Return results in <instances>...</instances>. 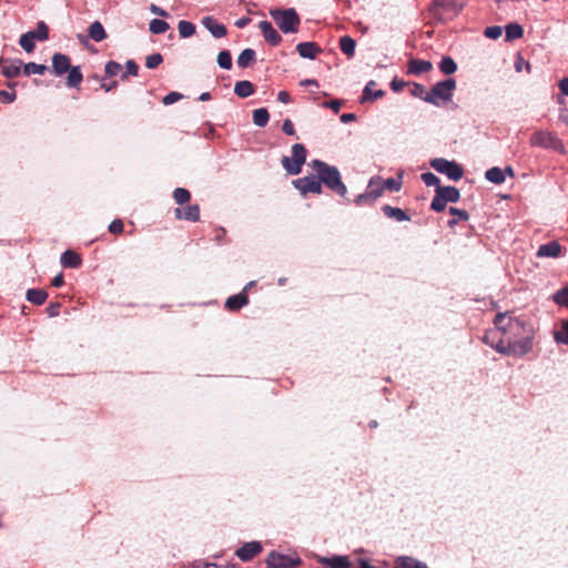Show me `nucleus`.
<instances>
[{
  "label": "nucleus",
  "instance_id": "nucleus-1",
  "mask_svg": "<svg viewBox=\"0 0 568 568\" xmlns=\"http://www.w3.org/2000/svg\"><path fill=\"white\" fill-rule=\"evenodd\" d=\"M494 324L504 336H507V339L511 341L524 336L527 332H535L532 324L528 321L511 316L509 313H498L495 316Z\"/></svg>",
  "mask_w": 568,
  "mask_h": 568
},
{
  "label": "nucleus",
  "instance_id": "nucleus-2",
  "mask_svg": "<svg viewBox=\"0 0 568 568\" xmlns=\"http://www.w3.org/2000/svg\"><path fill=\"white\" fill-rule=\"evenodd\" d=\"M51 70L55 77H62L68 73L65 84L69 88H79L83 80L81 68L79 65L72 67L70 58L60 52L52 55Z\"/></svg>",
  "mask_w": 568,
  "mask_h": 568
},
{
  "label": "nucleus",
  "instance_id": "nucleus-3",
  "mask_svg": "<svg viewBox=\"0 0 568 568\" xmlns=\"http://www.w3.org/2000/svg\"><path fill=\"white\" fill-rule=\"evenodd\" d=\"M312 168L321 181V184H326L327 187L339 195L346 194V186L342 182L339 172L335 166H331L320 160H314L312 162Z\"/></svg>",
  "mask_w": 568,
  "mask_h": 568
},
{
  "label": "nucleus",
  "instance_id": "nucleus-4",
  "mask_svg": "<svg viewBox=\"0 0 568 568\" xmlns=\"http://www.w3.org/2000/svg\"><path fill=\"white\" fill-rule=\"evenodd\" d=\"M456 89V81L453 78L435 83L430 91L425 94L423 100L427 103L438 106L440 102L452 100L453 92Z\"/></svg>",
  "mask_w": 568,
  "mask_h": 568
},
{
  "label": "nucleus",
  "instance_id": "nucleus-5",
  "mask_svg": "<svg viewBox=\"0 0 568 568\" xmlns=\"http://www.w3.org/2000/svg\"><path fill=\"white\" fill-rule=\"evenodd\" d=\"M271 17L275 21L276 26L284 33H295L298 30L300 17L295 9H274L270 12Z\"/></svg>",
  "mask_w": 568,
  "mask_h": 568
},
{
  "label": "nucleus",
  "instance_id": "nucleus-6",
  "mask_svg": "<svg viewBox=\"0 0 568 568\" xmlns=\"http://www.w3.org/2000/svg\"><path fill=\"white\" fill-rule=\"evenodd\" d=\"M430 166L440 174H445L452 181H458L463 178L464 170L455 161L444 158H435L430 161Z\"/></svg>",
  "mask_w": 568,
  "mask_h": 568
},
{
  "label": "nucleus",
  "instance_id": "nucleus-7",
  "mask_svg": "<svg viewBox=\"0 0 568 568\" xmlns=\"http://www.w3.org/2000/svg\"><path fill=\"white\" fill-rule=\"evenodd\" d=\"M306 160V149L296 143L292 146V158L283 156L282 164L290 174H298Z\"/></svg>",
  "mask_w": 568,
  "mask_h": 568
},
{
  "label": "nucleus",
  "instance_id": "nucleus-8",
  "mask_svg": "<svg viewBox=\"0 0 568 568\" xmlns=\"http://www.w3.org/2000/svg\"><path fill=\"white\" fill-rule=\"evenodd\" d=\"M267 568H296L302 560L296 554L285 555L272 550L265 559Z\"/></svg>",
  "mask_w": 568,
  "mask_h": 568
},
{
  "label": "nucleus",
  "instance_id": "nucleus-9",
  "mask_svg": "<svg viewBox=\"0 0 568 568\" xmlns=\"http://www.w3.org/2000/svg\"><path fill=\"white\" fill-rule=\"evenodd\" d=\"M531 144L546 149H551L559 153H565V146L561 140H559L555 134L550 132H536L531 138Z\"/></svg>",
  "mask_w": 568,
  "mask_h": 568
},
{
  "label": "nucleus",
  "instance_id": "nucleus-10",
  "mask_svg": "<svg viewBox=\"0 0 568 568\" xmlns=\"http://www.w3.org/2000/svg\"><path fill=\"white\" fill-rule=\"evenodd\" d=\"M464 6H465V0H434L429 10H430V13L437 20H443L442 14L439 12L440 9L456 16L462 11Z\"/></svg>",
  "mask_w": 568,
  "mask_h": 568
},
{
  "label": "nucleus",
  "instance_id": "nucleus-11",
  "mask_svg": "<svg viewBox=\"0 0 568 568\" xmlns=\"http://www.w3.org/2000/svg\"><path fill=\"white\" fill-rule=\"evenodd\" d=\"M384 186L381 178H372L363 194L357 195V203L372 202L383 194Z\"/></svg>",
  "mask_w": 568,
  "mask_h": 568
},
{
  "label": "nucleus",
  "instance_id": "nucleus-12",
  "mask_svg": "<svg viewBox=\"0 0 568 568\" xmlns=\"http://www.w3.org/2000/svg\"><path fill=\"white\" fill-rule=\"evenodd\" d=\"M294 186L301 191L302 194L321 193L322 185L317 175L305 176L293 181Z\"/></svg>",
  "mask_w": 568,
  "mask_h": 568
},
{
  "label": "nucleus",
  "instance_id": "nucleus-13",
  "mask_svg": "<svg viewBox=\"0 0 568 568\" xmlns=\"http://www.w3.org/2000/svg\"><path fill=\"white\" fill-rule=\"evenodd\" d=\"M534 333H525L524 336L511 341V349H514V356L521 357L531 352L534 346Z\"/></svg>",
  "mask_w": 568,
  "mask_h": 568
},
{
  "label": "nucleus",
  "instance_id": "nucleus-14",
  "mask_svg": "<svg viewBox=\"0 0 568 568\" xmlns=\"http://www.w3.org/2000/svg\"><path fill=\"white\" fill-rule=\"evenodd\" d=\"M263 550L262 544L260 541H250L244 544L236 550V556L242 561H250L255 558Z\"/></svg>",
  "mask_w": 568,
  "mask_h": 568
},
{
  "label": "nucleus",
  "instance_id": "nucleus-15",
  "mask_svg": "<svg viewBox=\"0 0 568 568\" xmlns=\"http://www.w3.org/2000/svg\"><path fill=\"white\" fill-rule=\"evenodd\" d=\"M200 206L199 204H189L186 207L181 209L176 207L174 210V216L176 220H184L190 222H199L200 221Z\"/></svg>",
  "mask_w": 568,
  "mask_h": 568
},
{
  "label": "nucleus",
  "instance_id": "nucleus-16",
  "mask_svg": "<svg viewBox=\"0 0 568 568\" xmlns=\"http://www.w3.org/2000/svg\"><path fill=\"white\" fill-rule=\"evenodd\" d=\"M258 28L264 37V39L271 44V45H277L282 41V37L280 33L273 28L272 23L270 21H261L258 23Z\"/></svg>",
  "mask_w": 568,
  "mask_h": 568
},
{
  "label": "nucleus",
  "instance_id": "nucleus-17",
  "mask_svg": "<svg viewBox=\"0 0 568 568\" xmlns=\"http://www.w3.org/2000/svg\"><path fill=\"white\" fill-rule=\"evenodd\" d=\"M248 304V294L246 291H242L239 294L227 297L225 302V308L230 312L240 311L242 307Z\"/></svg>",
  "mask_w": 568,
  "mask_h": 568
},
{
  "label": "nucleus",
  "instance_id": "nucleus-18",
  "mask_svg": "<svg viewBox=\"0 0 568 568\" xmlns=\"http://www.w3.org/2000/svg\"><path fill=\"white\" fill-rule=\"evenodd\" d=\"M202 24L211 32V34L215 38L225 37L227 31L224 24L220 23L213 17H204L202 19Z\"/></svg>",
  "mask_w": 568,
  "mask_h": 568
},
{
  "label": "nucleus",
  "instance_id": "nucleus-19",
  "mask_svg": "<svg viewBox=\"0 0 568 568\" xmlns=\"http://www.w3.org/2000/svg\"><path fill=\"white\" fill-rule=\"evenodd\" d=\"M374 87H376V82L374 80H371L364 88L363 90V93H362V97H361V102L362 103H366V102H372V101H375L377 99H381L385 95V91L384 90H375Z\"/></svg>",
  "mask_w": 568,
  "mask_h": 568
},
{
  "label": "nucleus",
  "instance_id": "nucleus-20",
  "mask_svg": "<svg viewBox=\"0 0 568 568\" xmlns=\"http://www.w3.org/2000/svg\"><path fill=\"white\" fill-rule=\"evenodd\" d=\"M561 252V246L558 242L551 241L539 246L537 251L538 257H558Z\"/></svg>",
  "mask_w": 568,
  "mask_h": 568
},
{
  "label": "nucleus",
  "instance_id": "nucleus-21",
  "mask_svg": "<svg viewBox=\"0 0 568 568\" xmlns=\"http://www.w3.org/2000/svg\"><path fill=\"white\" fill-rule=\"evenodd\" d=\"M433 69V64L428 60L410 59L408 62V73L422 74Z\"/></svg>",
  "mask_w": 568,
  "mask_h": 568
},
{
  "label": "nucleus",
  "instance_id": "nucleus-22",
  "mask_svg": "<svg viewBox=\"0 0 568 568\" xmlns=\"http://www.w3.org/2000/svg\"><path fill=\"white\" fill-rule=\"evenodd\" d=\"M318 562L331 568H351V561L346 556L321 557Z\"/></svg>",
  "mask_w": 568,
  "mask_h": 568
},
{
  "label": "nucleus",
  "instance_id": "nucleus-23",
  "mask_svg": "<svg viewBox=\"0 0 568 568\" xmlns=\"http://www.w3.org/2000/svg\"><path fill=\"white\" fill-rule=\"evenodd\" d=\"M436 193L447 203H456L460 199V192L455 186H438V189H436Z\"/></svg>",
  "mask_w": 568,
  "mask_h": 568
},
{
  "label": "nucleus",
  "instance_id": "nucleus-24",
  "mask_svg": "<svg viewBox=\"0 0 568 568\" xmlns=\"http://www.w3.org/2000/svg\"><path fill=\"white\" fill-rule=\"evenodd\" d=\"M298 54L302 58L315 59L321 49L314 42H302L296 47Z\"/></svg>",
  "mask_w": 568,
  "mask_h": 568
},
{
  "label": "nucleus",
  "instance_id": "nucleus-25",
  "mask_svg": "<svg viewBox=\"0 0 568 568\" xmlns=\"http://www.w3.org/2000/svg\"><path fill=\"white\" fill-rule=\"evenodd\" d=\"M63 267L77 268L81 265V256L74 251H65L60 258Z\"/></svg>",
  "mask_w": 568,
  "mask_h": 568
},
{
  "label": "nucleus",
  "instance_id": "nucleus-26",
  "mask_svg": "<svg viewBox=\"0 0 568 568\" xmlns=\"http://www.w3.org/2000/svg\"><path fill=\"white\" fill-rule=\"evenodd\" d=\"M382 211L388 219H393L397 222H405L410 220L406 212L399 207H394L388 204H385L383 205Z\"/></svg>",
  "mask_w": 568,
  "mask_h": 568
},
{
  "label": "nucleus",
  "instance_id": "nucleus-27",
  "mask_svg": "<svg viewBox=\"0 0 568 568\" xmlns=\"http://www.w3.org/2000/svg\"><path fill=\"white\" fill-rule=\"evenodd\" d=\"M255 91L254 84L247 80L237 81L234 85V93L240 98H247Z\"/></svg>",
  "mask_w": 568,
  "mask_h": 568
},
{
  "label": "nucleus",
  "instance_id": "nucleus-28",
  "mask_svg": "<svg viewBox=\"0 0 568 568\" xmlns=\"http://www.w3.org/2000/svg\"><path fill=\"white\" fill-rule=\"evenodd\" d=\"M26 297L34 305H42L48 298V293L44 290L30 288L27 291Z\"/></svg>",
  "mask_w": 568,
  "mask_h": 568
},
{
  "label": "nucleus",
  "instance_id": "nucleus-29",
  "mask_svg": "<svg viewBox=\"0 0 568 568\" xmlns=\"http://www.w3.org/2000/svg\"><path fill=\"white\" fill-rule=\"evenodd\" d=\"M88 31L89 37L95 42H101L108 37L103 26L99 21L91 23Z\"/></svg>",
  "mask_w": 568,
  "mask_h": 568
},
{
  "label": "nucleus",
  "instance_id": "nucleus-30",
  "mask_svg": "<svg viewBox=\"0 0 568 568\" xmlns=\"http://www.w3.org/2000/svg\"><path fill=\"white\" fill-rule=\"evenodd\" d=\"M505 32H506L505 40L509 42V41H514L516 39L521 38L524 34V29L520 24L513 22V23H508L505 27Z\"/></svg>",
  "mask_w": 568,
  "mask_h": 568
},
{
  "label": "nucleus",
  "instance_id": "nucleus-31",
  "mask_svg": "<svg viewBox=\"0 0 568 568\" xmlns=\"http://www.w3.org/2000/svg\"><path fill=\"white\" fill-rule=\"evenodd\" d=\"M396 568H428L424 562L403 556L396 560Z\"/></svg>",
  "mask_w": 568,
  "mask_h": 568
},
{
  "label": "nucleus",
  "instance_id": "nucleus-32",
  "mask_svg": "<svg viewBox=\"0 0 568 568\" xmlns=\"http://www.w3.org/2000/svg\"><path fill=\"white\" fill-rule=\"evenodd\" d=\"M255 60V51L253 49L243 50L237 57V65L242 69L247 68Z\"/></svg>",
  "mask_w": 568,
  "mask_h": 568
},
{
  "label": "nucleus",
  "instance_id": "nucleus-33",
  "mask_svg": "<svg viewBox=\"0 0 568 568\" xmlns=\"http://www.w3.org/2000/svg\"><path fill=\"white\" fill-rule=\"evenodd\" d=\"M485 178L494 184H500L505 181V173L498 166H494L486 171Z\"/></svg>",
  "mask_w": 568,
  "mask_h": 568
},
{
  "label": "nucleus",
  "instance_id": "nucleus-34",
  "mask_svg": "<svg viewBox=\"0 0 568 568\" xmlns=\"http://www.w3.org/2000/svg\"><path fill=\"white\" fill-rule=\"evenodd\" d=\"M439 70L444 74L449 75L457 71V64L453 58L446 55V57H443L439 62Z\"/></svg>",
  "mask_w": 568,
  "mask_h": 568
},
{
  "label": "nucleus",
  "instance_id": "nucleus-35",
  "mask_svg": "<svg viewBox=\"0 0 568 568\" xmlns=\"http://www.w3.org/2000/svg\"><path fill=\"white\" fill-rule=\"evenodd\" d=\"M34 41L36 39L33 38V34L31 32H26L20 37L19 44L26 52L31 53L36 49Z\"/></svg>",
  "mask_w": 568,
  "mask_h": 568
},
{
  "label": "nucleus",
  "instance_id": "nucleus-36",
  "mask_svg": "<svg viewBox=\"0 0 568 568\" xmlns=\"http://www.w3.org/2000/svg\"><path fill=\"white\" fill-rule=\"evenodd\" d=\"M270 120L268 111L264 108L256 109L253 111V122L257 126H265Z\"/></svg>",
  "mask_w": 568,
  "mask_h": 568
},
{
  "label": "nucleus",
  "instance_id": "nucleus-37",
  "mask_svg": "<svg viewBox=\"0 0 568 568\" xmlns=\"http://www.w3.org/2000/svg\"><path fill=\"white\" fill-rule=\"evenodd\" d=\"M554 339L557 344L568 345V320L561 322V328L554 332Z\"/></svg>",
  "mask_w": 568,
  "mask_h": 568
},
{
  "label": "nucleus",
  "instance_id": "nucleus-38",
  "mask_svg": "<svg viewBox=\"0 0 568 568\" xmlns=\"http://www.w3.org/2000/svg\"><path fill=\"white\" fill-rule=\"evenodd\" d=\"M173 199L179 205L187 204L191 201V192L184 187H176L173 191Z\"/></svg>",
  "mask_w": 568,
  "mask_h": 568
},
{
  "label": "nucleus",
  "instance_id": "nucleus-39",
  "mask_svg": "<svg viewBox=\"0 0 568 568\" xmlns=\"http://www.w3.org/2000/svg\"><path fill=\"white\" fill-rule=\"evenodd\" d=\"M45 71H48V67L44 64L28 62L23 65V73L28 77L31 74H44Z\"/></svg>",
  "mask_w": 568,
  "mask_h": 568
},
{
  "label": "nucleus",
  "instance_id": "nucleus-40",
  "mask_svg": "<svg viewBox=\"0 0 568 568\" xmlns=\"http://www.w3.org/2000/svg\"><path fill=\"white\" fill-rule=\"evenodd\" d=\"M491 346L495 348L496 352L503 355L514 356V349H511V343L510 339H507V336H505L497 344Z\"/></svg>",
  "mask_w": 568,
  "mask_h": 568
},
{
  "label": "nucleus",
  "instance_id": "nucleus-41",
  "mask_svg": "<svg viewBox=\"0 0 568 568\" xmlns=\"http://www.w3.org/2000/svg\"><path fill=\"white\" fill-rule=\"evenodd\" d=\"M30 32L33 34V38L38 41H45L49 39V27L44 21H39L37 24V29Z\"/></svg>",
  "mask_w": 568,
  "mask_h": 568
},
{
  "label": "nucleus",
  "instance_id": "nucleus-42",
  "mask_svg": "<svg viewBox=\"0 0 568 568\" xmlns=\"http://www.w3.org/2000/svg\"><path fill=\"white\" fill-rule=\"evenodd\" d=\"M341 50L348 57H352L355 51V41L349 36L342 37L339 40Z\"/></svg>",
  "mask_w": 568,
  "mask_h": 568
},
{
  "label": "nucleus",
  "instance_id": "nucleus-43",
  "mask_svg": "<svg viewBox=\"0 0 568 568\" xmlns=\"http://www.w3.org/2000/svg\"><path fill=\"white\" fill-rule=\"evenodd\" d=\"M170 28L169 23L161 19H153L150 22V31L154 34H162Z\"/></svg>",
  "mask_w": 568,
  "mask_h": 568
},
{
  "label": "nucleus",
  "instance_id": "nucleus-44",
  "mask_svg": "<svg viewBox=\"0 0 568 568\" xmlns=\"http://www.w3.org/2000/svg\"><path fill=\"white\" fill-rule=\"evenodd\" d=\"M179 33L182 38L192 37L195 33V26L192 22L181 20L179 22Z\"/></svg>",
  "mask_w": 568,
  "mask_h": 568
},
{
  "label": "nucleus",
  "instance_id": "nucleus-45",
  "mask_svg": "<svg viewBox=\"0 0 568 568\" xmlns=\"http://www.w3.org/2000/svg\"><path fill=\"white\" fill-rule=\"evenodd\" d=\"M217 63L221 68L230 70L232 68V55L230 51L223 50L217 55Z\"/></svg>",
  "mask_w": 568,
  "mask_h": 568
},
{
  "label": "nucleus",
  "instance_id": "nucleus-46",
  "mask_svg": "<svg viewBox=\"0 0 568 568\" xmlns=\"http://www.w3.org/2000/svg\"><path fill=\"white\" fill-rule=\"evenodd\" d=\"M420 179L427 186H435L436 189H438V186H442L438 176H436L432 172L423 173L420 175Z\"/></svg>",
  "mask_w": 568,
  "mask_h": 568
},
{
  "label": "nucleus",
  "instance_id": "nucleus-47",
  "mask_svg": "<svg viewBox=\"0 0 568 568\" xmlns=\"http://www.w3.org/2000/svg\"><path fill=\"white\" fill-rule=\"evenodd\" d=\"M554 301L558 305H565L568 307V286H565L561 290L557 291L554 295Z\"/></svg>",
  "mask_w": 568,
  "mask_h": 568
},
{
  "label": "nucleus",
  "instance_id": "nucleus-48",
  "mask_svg": "<svg viewBox=\"0 0 568 568\" xmlns=\"http://www.w3.org/2000/svg\"><path fill=\"white\" fill-rule=\"evenodd\" d=\"M121 70H122V65L115 61H109L105 64V69H104L105 75L109 78L118 75Z\"/></svg>",
  "mask_w": 568,
  "mask_h": 568
},
{
  "label": "nucleus",
  "instance_id": "nucleus-49",
  "mask_svg": "<svg viewBox=\"0 0 568 568\" xmlns=\"http://www.w3.org/2000/svg\"><path fill=\"white\" fill-rule=\"evenodd\" d=\"M163 62V57L160 53H153L146 57L145 65L149 69H155Z\"/></svg>",
  "mask_w": 568,
  "mask_h": 568
},
{
  "label": "nucleus",
  "instance_id": "nucleus-50",
  "mask_svg": "<svg viewBox=\"0 0 568 568\" xmlns=\"http://www.w3.org/2000/svg\"><path fill=\"white\" fill-rule=\"evenodd\" d=\"M126 72L122 74L121 79L126 80L128 75L136 77L139 73V65L133 60H128L125 63Z\"/></svg>",
  "mask_w": 568,
  "mask_h": 568
},
{
  "label": "nucleus",
  "instance_id": "nucleus-51",
  "mask_svg": "<svg viewBox=\"0 0 568 568\" xmlns=\"http://www.w3.org/2000/svg\"><path fill=\"white\" fill-rule=\"evenodd\" d=\"M20 72H21V67L16 65V64L7 65L2 70V74L8 79L18 77L20 74Z\"/></svg>",
  "mask_w": 568,
  "mask_h": 568
},
{
  "label": "nucleus",
  "instance_id": "nucleus-52",
  "mask_svg": "<svg viewBox=\"0 0 568 568\" xmlns=\"http://www.w3.org/2000/svg\"><path fill=\"white\" fill-rule=\"evenodd\" d=\"M501 33L503 29L499 26L487 27L484 31V34L493 40L498 39L501 36Z\"/></svg>",
  "mask_w": 568,
  "mask_h": 568
},
{
  "label": "nucleus",
  "instance_id": "nucleus-53",
  "mask_svg": "<svg viewBox=\"0 0 568 568\" xmlns=\"http://www.w3.org/2000/svg\"><path fill=\"white\" fill-rule=\"evenodd\" d=\"M383 186L389 191L398 192L402 187V182L400 180L389 178L383 182Z\"/></svg>",
  "mask_w": 568,
  "mask_h": 568
},
{
  "label": "nucleus",
  "instance_id": "nucleus-54",
  "mask_svg": "<svg viewBox=\"0 0 568 568\" xmlns=\"http://www.w3.org/2000/svg\"><path fill=\"white\" fill-rule=\"evenodd\" d=\"M446 205H447V202L444 201V199L440 197V195H438L436 193V195L434 196V199L432 201L430 209L436 212H442L445 210Z\"/></svg>",
  "mask_w": 568,
  "mask_h": 568
},
{
  "label": "nucleus",
  "instance_id": "nucleus-55",
  "mask_svg": "<svg viewBox=\"0 0 568 568\" xmlns=\"http://www.w3.org/2000/svg\"><path fill=\"white\" fill-rule=\"evenodd\" d=\"M123 229L124 224L120 219L113 220L109 225V232L114 235L121 234L123 232Z\"/></svg>",
  "mask_w": 568,
  "mask_h": 568
},
{
  "label": "nucleus",
  "instance_id": "nucleus-56",
  "mask_svg": "<svg viewBox=\"0 0 568 568\" xmlns=\"http://www.w3.org/2000/svg\"><path fill=\"white\" fill-rule=\"evenodd\" d=\"M17 98V94L14 91H7V90H1L0 91V101L2 103H12Z\"/></svg>",
  "mask_w": 568,
  "mask_h": 568
},
{
  "label": "nucleus",
  "instance_id": "nucleus-57",
  "mask_svg": "<svg viewBox=\"0 0 568 568\" xmlns=\"http://www.w3.org/2000/svg\"><path fill=\"white\" fill-rule=\"evenodd\" d=\"M60 308H61V304L55 302V303H50L47 308H45V312L48 314V316L50 317H55L60 314Z\"/></svg>",
  "mask_w": 568,
  "mask_h": 568
},
{
  "label": "nucleus",
  "instance_id": "nucleus-58",
  "mask_svg": "<svg viewBox=\"0 0 568 568\" xmlns=\"http://www.w3.org/2000/svg\"><path fill=\"white\" fill-rule=\"evenodd\" d=\"M180 99H182V94L181 93H179V92H170L169 94H166L163 98V103L165 105H170V104L179 101Z\"/></svg>",
  "mask_w": 568,
  "mask_h": 568
},
{
  "label": "nucleus",
  "instance_id": "nucleus-59",
  "mask_svg": "<svg viewBox=\"0 0 568 568\" xmlns=\"http://www.w3.org/2000/svg\"><path fill=\"white\" fill-rule=\"evenodd\" d=\"M424 93H425V87L422 84H418V83H414V85L410 90V94L413 97L423 99L425 97Z\"/></svg>",
  "mask_w": 568,
  "mask_h": 568
},
{
  "label": "nucleus",
  "instance_id": "nucleus-60",
  "mask_svg": "<svg viewBox=\"0 0 568 568\" xmlns=\"http://www.w3.org/2000/svg\"><path fill=\"white\" fill-rule=\"evenodd\" d=\"M450 214L458 216L459 220L467 221L469 219V214L465 210H460L457 207L449 209Z\"/></svg>",
  "mask_w": 568,
  "mask_h": 568
},
{
  "label": "nucleus",
  "instance_id": "nucleus-61",
  "mask_svg": "<svg viewBox=\"0 0 568 568\" xmlns=\"http://www.w3.org/2000/svg\"><path fill=\"white\" fill-rule=\"evenodd\" d=\"M282 130L287 135H294L295 134L294 124H293V122L290 119L284 120L283 125H282Z\"/></svg>",
  "mask_w": 568,
  "mask_h": 568
},
{
  "label": "nucleus",
  "instance_id": "nucleus-62",
  "mask_svg": "<svg viewBox=\"0 0 568 568\" xmlns=\"http://www.w3.org/2000/svg\"><path fill=\"white\" fill-rule=\"evenodd\" d=\"M405 85H406V83L403 80H398V79H393L390 82V88L394 92L402 91Z\"/></svg>",
  "mask_w": 568,
  "mask_h": 568
},
{
  "label": "nucleus",
  "instance_id": "nucleus-63",
  "mask_svg": "<svg viewBox=\"0 0 568 568\" xmlns=\"http://www.w3.org/2000/svg\"><path fill=\"white\" fill-rule=\"evenodd\" d=\"M324 106L331 108L335 113H337L342 106V101L331 100L329 102H325Z\"/></svg>",
  "mask_w": 568,
  "mask_h": 568
},
{
  "label": "nucleus",
  "instance_id": "nucleus-64",
  "mask_svg": "<svg viewBox=\"0 0 568 568\" xmlns=\"http://www.w3.org/2000/svg\"><path fill=\"white\" fill-rule=\"evenodd\" d=\"M559 89L564 95H568V77L559 81Z\"/></svg>",
  "mask_w": 568,
  "mask_h": 568
}]
</instances>
